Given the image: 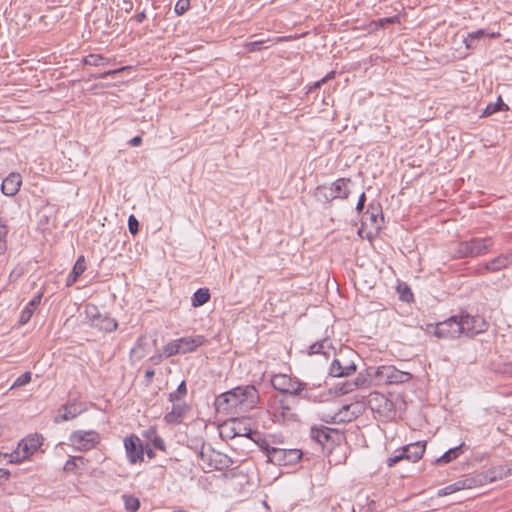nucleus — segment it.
<instances>
[{
  "mask_svg": "<svg viewBox=\"0 0 512 512\" xmlns=\"http://www.w3.org/2000/svg\"><path fill=\"white\" fill-rule=\"evenodd\" d=\"M260 401L259 392L254 385L237 386L222 393L217 398L219 407L247 412L255 408Z\"/></svg>",
  "mask_w": 512,
  "mask_h": 512,
  "instance_id": "1",
  "label": "nucleus"
},
{
  "mask_svg": "<svg viewBox=\"0 0 512 512\" xmlns=\"http://www.w3.org/2000/svg\"><path fill=\"white\" fill-rule=\"evenodd\" d=\"M494 246V239L491 236L471 237L458 241L451 251L453 259L476 258L486 255Z\"/></svg>",
  "mask_w": 512,
  "mask_h": 512,
  "instance_id": "2",
  "label": "nucleus"
},
{
  "mask_svg": "<svg viewBox=\"0 0 512 512\" xmlns=\"http://www.w3.org/2000/svg\"><path fill=\"white\" fill-rule=\"evenodd\" d=\"M350 178H338L331 184H322L316 187L314 197L318 202L328 204L336 199L345 200L349 197L351 190Z\"/></svg>",
  "mask_w": 512,
  "mask_h": 512,
  "instance_id": "3",
  "label": "nucleus"
},
{
  "mask_svg": "<svg viewBox=\"0 0 512 512\" xmlns=\"http://www.w3.org/2000/svg\"><path fill=\"white\" fill-rule=\"evenodd\" d=\"M426 442L418 441L415 443H411L403 446L402 448L396 450L394 455L390 456L386 460V464L388 467H393L395 464L402 460H408L411 462H417L420 460L425 452Z\"/></svg>",
  "mask_w": 512,
  "mask_h": 512,
  "instance_id": "4",
  "label": "nucleus"
},
{
  "mask_svg": "<svg viewBox=\"0 0 512 512\" xmlns=\"http://www.w3.org/2000/svg\"><path fill=\"white\" fill-rule=\"evenodd\" d=\"M68 440L69 444L76 450L87 452L100 443L101 436L95 430H76L69 435Z\"/></svg>",
  "mask_w": 512,
  "mask_h": 512,
  "instance_id": "5",
  "label": "nucleus"
},
{
  "mask_svg": "<svg viewBox=\"0 0 512 512\" xmlns=\"http://www.w3.org/2000/svg\"><path fill=\"white\" fill-rule=\"evenodd\" d=\"M374 376L379 384H402L412 378L409 372L401 371L393 365H383L376 368Z\"/></svg>",
  "mask_w": 512,
  "mask_h": 512,
  "instance_id": "6",
  "label": "nucleus"
},
{
  "mask_svg": "<svg viewBox=\"0 0 512 512\" xmlns=\"http://www.w3.org/2000/svg\"><path fill=\"white\" fill-rule=\"evenodd\" d=\"M460 333L467 337H473L477 334L485 332L488 328L486 320L480 315H470L465 312H461L458 315Z\"/></svg>",
  "mask_w": 512,
  "mask_h": 512,
  "instance_id": "7",
  "label": "nucleus"
},
{
  "mask_svg": "<svg viewBox=\"0 0 512 512\" xmlns=\"http://www.w3.org/2000/svg\"><path fill=\"white\" fill-rule=\"evenodd\" d=\"M271 385L275 390L282 394H290L294 396L300 395L304 388V382L286 374L274 375L271 379Z\"/></svg>",
  "mask_w": 512,
  "mask_h": 512,
  "instance_id": "8",
  "label": "nucleus"
},
{
  "mask_svg": "<svg viewBox=\"0 0 512 512\" xmlns=\"http://www.w3.org/2000/svg\"><path fill=\"white\" fill-rule=\"evenodd\" d=\"M302 451L299 449L273 448L270 453V462L278 466H292L302 458Z\"/></svg>",
  "mask_w": 512,
  "mask_h": 512,
  "instance_id": "9",
  "label": "nucleus"
},
{
  "mask_svg": "<svg viewBox=\"0 0 512 512\" xmlns=\"http://www.w3.org/2000/svg\"><path fill=\"white\" fill-rule=\"evenodd\" d=\"M361 413L359 404H345L338 409L333 415H328L323 418L327 423L339 424L349 423L355 420Z\"/></svg>",
  "mask_w": 512,
  "mask_h": 512,
  "instance_id": "10",
  "label": "nucleus"
},
{
  "mask_svg": "<svg viewBox=\"0 0 512 512\" xmlns=\"http://www.w3.org/2000/svg\"><path fill=\"white\" fill-rule=\"evenodd\" d=\"M434 335L440 339H454L461 336L458 315L438 322L434 328Z\"/></svg>",
  "mask_w": 512,
  "mask_h": 512,
  "instance_id": "11",
  "label": "nucleus"
},
{
  "mask_svg": "<svg viewBox=\"0 0 512 512\" xmlns=\"http://www.w3.org/2000/svg\"><path fill=\"white\" fill-rule=\"evenodd\" d=\"M43 437L35 434L22 439L13 452H18L19 462L33 455L42 445Z\"/></svg>",
  "mask_w": 512,
  "mask_h": 512,
  "instance_id": "12",
  "label": "nucleus"
},
{
  "mask_svg": "<svg viewBox=\"0 0 512 512\" xmlns=\"http://www.w3.org/2000/svg\"><path fill=\"white\" fill-rule=\"evenodd\" d=\"M124 447L127 459L130 464L142 462L144 459V448L140 438L136 435H130L124 439Z\"/></svg>",
  "mask_w": 512,
  "mask_h": 512,
  "instance_id": "13",
  "label": "nucleus"
},
{
  "mask_svg": "<svg viewBox=\"0 0 512 512\" xmlns=\"http://www.w3.org/2000/svg\"><path fill=\"white\" fill-rule=\"evenodd\" d=\"M198 456L209 469L222 470L232 464L230 457L214 450H211L209 454L201 450Z\"/></svg>",
  "mask_w": 512,
  "mask_h": 512,
  "instance_id": "14",
  "label": "nucleus"
},
{
  "mask_svg": "<svg viewBox=\"0 0 512 512\" xmlns=\"http://www.w3.org/2000/svg\"><path fill=\"white\" fill-rule=\"evenodd\" d=\"M311 438L322 446L328 443H335L336 440L340 439V433L336 429H332L326 426L312 427Z\"/></svg>",
  "mask_w": 512,
  "mask_h": 512,
  "instance_id": "15",
  "label": "nucleus"
},
{
  "mask_svg": "<svg viewBox=\"0 0 512 512\" xmlns=\"http://www.w3.org/2000/svg\"><path fill=\"white\" fill-rule=\"evenodd\" d=\"M189 410L190 407L185 401L172 403L171 411L165 414L164 421L167 424L179 425Z\"/></svg>",
  "mask_w": 512,
  "mask_h": 512,
  "instance_id": "16",
  "label": "nucleus"
},
{
  "mask_svg": "<svg viewBox=\"0 0 512 512\" xmlns=\"http://www.w3.org/2000/svg\"><path fill=\"white\" fill-rule=\"evenodd\" d=\"M510 265H512V254H500L485 263L484 266L478 270V273L484 274L485 272H498Z\"/></svg>",
  "mask_w": 512,
  "mask_h": 512,
  "instance_id": "17",
  "label": "nucleus"
},
{
  "mask_svg": "<svg viewBox=\"0 0 512 512\" xmlns=\"http://www.w3.org/2000/svg\"><path fill=\"white\" fill-rule=\"evenodd\" d=\"M383 214L380 205L370 204L362 215V222L378 230L383 223Z\"/></svg>",
  "mask_w": 512,
  "mask_h": 512,
  "instance_id": "18",
  "label": "nucleus"
},
{
  "mask_svg": "<svg viewBox=\"0 0 512 512\" xmlns=\"http://www.w3.org/2000/svg\"><path fill=\"white\" fill-rule=\"evenodd\" d=\"M22 185V177L19 173H10L1 184V191L6 196H14Z\"/></svg>",
  "mask_w": 512,
  "mask_h": 512,
  "instance_id": "19",
  "label": "nucleus"
},
{
  "mask_svg": "<svg viewBox=\"0 0 512 512\" xmlns=\"http://www.w3.org/2000/svg\"><path fill=\"white\" fill-rule=\"evenodd\" d=\"M203 335L187 336L177 339L179 344V354H186L195 351L205 343Z\"/></svg>",
  "mask_w": 512,
  "mask_h": 512,
  "instance_id": "20",
  "label": "nucleus"
},
{
  "mask_svg": "<svg viewBox=\"0 0 512 512\" xmlns=\"http://www.w3.org/2000/svg\"><path fill=\"white\" fill-rule=\"evenodd\" d=\"M273 416L276 422L285 423L296 419V414L285 400H280L274 407Z\"/></svg>",
  "mask_w": 512,
  "mask_h": 512,
  "instance_id": "21",
  "label": "nucleus"
},
{
  "mask_svg": "<svg viewBox=\"0 0 512 512\" xmlns=\"http://www.w3.org/2000/svg\"><path fill=\"white\" fill-rule=\"evenodd\" d=\"M356 372L354 363L343 364L339 359H334L330 365L329 375L332 377H347Z\"/></svg>",
  "mask_w": 512,
  "mask_h": 512,
  "instance_id": "22",
  "label": "nucleus"
},
{
  "mask_svg": "<svg viewBox=\"0 0 512 512\" xmlns=\"http://www.w3.org/2000/svg\"><path fill=\"white\" fill-rule=\"evenodd\" d=\"M61 409L63 410V413L57 415L54 418L55 423H60L68 420H72L76 418L79 414L82 413L83 409L81 408V405L78 404L76 401L68 402L64 404Z\"/></svg>",
  "mask_w": 512,
  "mask_h": 512,
  "instance_id": "23",
  "label": "nucleus"
},
{
  "mask_svg": "<svg viewBox=\"0 0 512 512\" xmlns=\"http://www.w3.org/2000/svg\"><path fill=\"white\" fill-rule=\"evenodd\" d=\"M42 297H43V293L39 292L22 309V311L20 313V316H19V323L21 325H25V324H27L30 321V319H31L32 315L34 314L36 308L41 303Z\"/></svg>",
  "mask_w": 512,
  "mask_h": 512,
  "instance_id": "24",
  "label": "nucleus"
},
{
  "mask_svg": "<svg viewBox=\"0 0 512 512\" xmlns=\"http://www.w3.org/2000/svg\"><path fill=\"white\" fill-rule=\"evenodd\" d=\"M85 269H86L85 258L83 255H81L76 260V262L72 268V271L70 272V274L68 275V277L66 279V286L67 287L72 286L78 280L79 276L81 274H83Z\"/></svg>",
  "mask_w": 512,
  "mask_h": 512,
  "instance_id": "25",
  "label": "nucleus"
},
{
  "mask_svg": "<svg viewBox=\"0 0 512 512\" xmlns=\"http://www.w3.org/2000/svg\"><path fill=\"white\" fill-rule=\"evenodd\" d=\"M486 36L489 38H498V37H500V33L499 32H488L485 29H479L477 31H473V32L469 33L467 38H465V40H464L466 47L473 48L475 46L476 40H479Z\"/></svg>",
  "mask_w": 512,
  "mask_h": 512,
  "instance_id": "26",
  "label": "nucleus"
},
{
  "mask_svg": "<svg viewBox=\"0 0 512 512\" xmlns=\"http://www.w3.org/2000/svg\"><path fill=\"white\" fill-rule=\"evenodd\" d=\"M330 350H334V348L332 347V344H331V341L327 338L321 340V341H317L313 344H311L309 346V355H314V354H323L325 356H329L330 353L329 351Z\"/></svg>",
  "mask_w": 512,
  "mask_h": 512,
  "instance_id": "27",
  "label": "nucleus"
},
{
  "mask_svg": "<svg viewBox=\"0 0 512 512\" xmlns=\"http://www.w3.org/2000/svg\"><path fill=\"white\" fill-rule=\"evenodd\" d=\"M465 447V443H461L460 445L447 450L441 457L437 458L436 464H447L451 461L455 460L460 456L463 452V448Z\"/></svg>",
  "mask_w": 512,
  "mask_h": 512,
  "instance_id": "28",
  "label": "nucleus"
},
{
  "mask_svg": "<svg viewBox=\"0 0 512 512\" xmlns=\"http://www.w3.org/2000/svg\"><path fill=\"white\" fill-rule=\"evenodd\" d=\"M99 318L93 327L104 332H112L117 329L118 323L114 318L108 315H101Z\"/></svg>",
  "mask_w": 512,
  "mask_h": 512,
  "instance_id": "29",
  "label": "nucleus"
},
{
  "mask_svg": "<svg viewBox=\"0 0 512 512\" xmlns=\"http://www.w3.org/2000/svg\"><path fill=\"white\" fill-rule=\"evenodd\" d=\"M509 107L502 100V97L499 96L495 103H489L486 108L483 110L481 117H488L493 115L498 111H508Z\"/></svg>",
  "mask_w": 512,
  "mask_h": 512,
  "instance_id": "30",
  "label": "nucleus"
},
{
  "mask_svg": "<svg viewBox=\"0 0 512 512\" xmlns=\"http://www.w3.org/2000/svg\"><path fill=\"white\" fill-rule=\"evenodd\" d=\"M232 430L234 436H245L252 441L255 439V437H257V440H260V432L253 430L250 427L243 426L241 423H238L237 426H234Z\"/></svg>",
  "mask_w": 512,
  "mask_h": 512,
  "instance_id": "31",
  "label": "nucleus"
},
{
  "mask_svg": "<svg viewBox=\"0 0 512 512\" xmlns=\"http://www.w3.org/2000/svg\"><path fill=\"white\" fill-rule=\"evenodd\" d=\"M210 292L208 288L197 289L192 296V306L200 307L210 300Z\"/></svg>",
  "mask_w": 512,
  "mask_h": 512,
  "instance_id": "32",
  "label": "nucleus"
},
{
  "mask_svg": "<svg viewBox=\"0 0 512 512\" xmlns=\"http://www.w3.org/2000/svg\"><path fill=\"white\" fill-rule=\"evenodd\" d=\"M83 63L89 66H104L110 63V59L100 54H89L83 58Z\"/></svg>",
  "mask_w": 512,
  "mask_h": 512,
  "instance_id": "33",
  "label": "nucleus"
},
{
  "mask_svg": "<svg viewBox=\"0 0 512 512\" xmlns=\"http://www.w3.org/2000/svg\"><path fill=\"white\" fill-rule=\"evenodd\" d=\"M459 480L461 481L462 489H472L484 484L487 480V476L478 475L476 477H466Z\"/></svg>",
  "mask_w": 512,
  "mask_h": 512,
  "instance_id": "34",
  "label": "nucleus"
},
{
  "mask_svg": "<svg viewBox=\"0 0 512 512\" xmlns=\"http://www.w3.org/2000/svg\"><path fill=\"white\" fill-rule=\"evenodd\" d=\"M145 345V338L143 336H140L137 339L135 346L131 349V356L136 358L137 360L144 358L146 355Z\"/></svg>",
  "mask_w": 512,
  "mask_h": 512,
  "instance_id": "35",
  "label": "nucleus"
},
{
  "mask_svg": "<svg viewBox=\"0 0 512 512\" xmlns=\"http://www.w3.org/2000/svg\"><path fill=\"white\" fill-rule=\"evenodd\" d=\"M507 464L498 465L490 469L489 471V481H496L499 479H503L508 476V472L506 471Z\"/></svg>",
  "mask_w": 512,
  "mask_h": 512,
  "instance_id": "36",
  "label": "nucleus"
},
{
  "mask_svg": "<svg viewBox=\"0 0 512 512\" xmlns=\"http://www.w3.org/2000/svg\"><path fill=\"white\" fill-rule=\"evenodd\" d=\"M85 315L89 319L91 326H94L102 314L96 305L89 303L85 306Z\"/></svg>",
  "mask_w": 512,
  "mask_h": 512,
  "instance_id": "37",
  "label": "nucleus"
},
{
  "mask_svg": "<svg viewBox=\"0 0 512 512\" xmlns=\"http://www.w3.org/2000/svg\"><path fill=\"white\" fill-rule=\"evenodd\" d=\"M147 438L150 439L152 445L154 448L156 449H159L161 451H165L166 450V446H165V443H164V440L157 434L156 430L155 429H150L147 434H146Z\"/></svg>",
  "mask_w": 512,
  "mask_h": 512,
  "instance_id": "38",
  "label": "nucleus"
},
{
  "mask_svg": "<svg viewBox=\"0 0 512 512\" xmlns=\"http://www.w3.org/2000/svg\"><path fill=\"white\" fill-rule=\"evenodd\" d=\"M125 509L129 512H136L140 508V501L132 495H123Z\"/></svg>",
  "mask_w": 512,
  "mask_h": 512,
  "instance_id": "39",
  "label": "nucleus"
},
{
  "mask_svg": "<svg viewBox=\"0 0 512 512\" xmlns=\"http://www.w3.org/2000/svg\"><path fill=\"white\" fill-rule=\"evenodd\" d=\"M9 227L5 222L0 223V255H3L7 251V235Z\"/></svg>",
  "mask_w": 512,
  "mask_h": 512,
  "instance_id": "40",
  "label": "nucleus"
},
{
  "mask_svg": "<svg viewBox=\"0 0 512 512\" xmlns=\"http://www.w3.org/2000/svg\"><path fill=\"white\" fill-rule=\"evenodd\" d=\"M303 399L311 400V401H318V395L315 394V388L309 386L308 383L304 382V388L302 389V393L299 395Z\"/></svg>",
  "mask_w": 512,
  "mask_h": 512,
  "instance_id": "41",
  "label": "nucleus"
},
{
  "mask_svg": "<svg viewBox=\"0 0 512 512\" xmlns=\"http://www.w3.org/2000/svg\"><path fill=\"white\" fill-rule=\"evenodd\" d=\"M31 379H32V373L27 371L23 374H21L19 377L16 378V380L14 381V383L12 384V386L10 387V390L16 388V387H21V386H24L28 383L31 382Z\"/></svg>",
  "mask_w": 512,
  "mask_h": 512,
  "instance_id": "42",
  "label": "nucleus"
},
{
  "mask_svg": "<svg viewBox=\"0 0 512 512\" xmlns=\"http://www.w3.org/2000/svg\"><path fill=\"white\" fill-rule=\"evenodd\" d=\"M163 352L166 357H171V356L179 354V344L177 342V339L167 343L163 347Z\"/></svg>",
  "mask_w": 512,
  "mask_h": 512,
  "instance_id": "43",
  "label": "nucleus"
},
{
  "mask_svg": "<svg viewBox=\"0 0 512 512\" xmlns=\"http://www.w3.org/2000/svg\"><path fill=\"white\" fill-rule=\"evenodd\" d=\"M256 444H258L259 448L265 453L270 462V453L274 447H271L266 439L262 437L260 434V440H257V437L253 440Z\"/></svg>",
  "mask_w": 512,
  "mask_h": 512,
  "instance_id": "44",
  "label": "nucleus"
},
{
  "mask_svg": "<svg viewBox=\"0 0 512 512\" xmlns=\"http://www.w3.org/2000/svg\"><path fill=\"white\" fill-rule=\"evenodd\" d=\"M190 8V0H178L174 7L176 15L181 16L185 14Z\"/></svg>",
  "mask_w": 512,
  "mask_h": 512,
  "instance_id": "45",
  "label": "nucleus"
},
{
  "mask_svg": "<svg viewBox=\"0 0 512 512\" xmlns=\"http://www.w3.org/2000/svg\"><path fill=\"white\" fill-rule=\"evenodd\" d=\"M460 490H463L461 481L457 480L453 484H450V485L444 487L443 489H441L439 491V495H449V494H452V493L460 491Z\"/></svg>",
  "mask_w": 512,
  "mask_h": 512,
  "instance_id": "46",
  "label": "nucleus"
},
{
  "mask_svg": "<svg viewBox=\"0 0 512 512\" xmlns=\"http://www.w3.org/2000/svg\"><path fill=\"white\" fill-rule=\"evenodd\" d=\"M17 454L18 452L0 453V465L18 463L19 458H17Z\"/></svg>",
  "mask_w": 512,
  "mask_h": 512,
  "instance_id": "47",
  "label": "nucleus"
},
{
  "mask_svg": "<svg viewBox=\"0 0 512 512\" xmlns=\"http://www.w3.org/2000/svg\"><path fill=\"white\" fill-rule=\"evenodd\" d=\"M369 375L359 373L354 380V383L357 388H368L370 386V378Z\"/></svg>",
  "mask_w": 512,
  "mask_h": 512,
  "instance_id": "48",
  "label": "nucleus"
},
{
  "mask_svg": "<svg viewBox=\"0 0 512 512\" xmlns=\"http://www.w3.org/2000/svg\"><path fill=\"white\" fill-rule=\"evenodd\" d=\"M398 291L400 293V299L405 302H410L413 300V293L411 289L405 285L404 288H401V285L398 287Z\"/></svg>",
  "mask_w": 512,
  "mask_h": 512,
  "instance_id": "49",
  "label": "nucleus"
},
{
  "mask_svg": "<svg viewBox=\"0 0 512 512\" xmlns=\"http://www.w3.org/2000/svg\"><path fill=\"white\" fill-rule=\"evenodd\" d=\"M128 229L132 235H136L139 232V221L134 215H130L128 218Z\"/></svg>",
  "mask_w": 512,
  "mask_h": 512,
  "instance_id": "50",
  "label": "nucleus"
},
{
  "mask_svg": "<svg viewBox=\"0 0 512 512\" xmlns=\"http://www.w3.org/2000/svg\"><path fill=\"white\" fill-rule=\"evenodd\" d=\"M126 69H127V67H121V68L114 69V70H108V71H105V72L100 73L98 75H94L93 77L95 79H106L108 76L116 75L118 73H121V72L125 71Z\"/></svg>",
  "mask_w": 512,
  "mask_h": 512,
  "instance_id": "51",
  "label": "nucleus"
},
{
  "mask_svg": "<svg viewBox=\"0 0 512 512\" xmlns=\"http://www.w3.org/2000/svg\"><path fill=\"white\" fill-rule=\"evenodd\" d=\"M356 389H357V387H356L354 381H346L341 384L339 391L341 392V394H348Z\"/></svg>",
  "mask_w": 512,
  "mask_h": 512,
  "instance_id": "52",
  "label": "nucleus"
},
{
  "mask_svg": "<svg viewBox=\"0 0 512 512\" xmlns=\"http://www.w3.org/2000/svg\"><path fill=\"white\" fill-rule=\"evenodd\" d=\"M264 42H265L264 40H257V41L249 42L245 45V47L249 52L260 51L263 49Z\"/></svg>",
  "mask_w": 512,
  "mask_h": 512,
  "instance_id": "53",
  "label": "nucleus"
},
{
  "mask_svg": "<svg viewBox=\"0 0 512 512\" xmlns=\"http://www.w3.org/2000/svg\"><path fill=\"white\" fill-rule=\"evenodd\" d=\"M398 22H399L398 16H392V17L380 18L378 20V25L381 27H384L386 24H394V23H398Z\"/></svg>",
  "mask_w": 512,
  "mask_h": 512,
  "instance_id": "54",
  "label": "nucleus"
},
{
  "mask_svg": "<svg viewBox=\"0 0 512 512\" xmlns=\"http://www.w3.org/2000/svg\"><path fill=\"white\" fill-rule=\"evenodd\" d=\"M365 201H366V195L364 192L361 193L359 196V200L356 205V210L358 213H363L364 207H365Z\"/></svg>",
  "mask_w": 512,
  "mask_h": 512,
  "instance_id": "55",
  "label": "nucleus"
},
{
  "mask_svg": "<svg viewBox=\"0 0 512 512\" xmlns=\"http://www.w3.org/2000/svg\"><path fill=\"white\" fill-rule=\"evenodd\" d=\"M176 394L180 395V396H183L184 398L186 397L187 395V386H186V382L183 380L177 387V389L175 390Z\"/></svg>",
  "mask_w": 512,
  "mask_h": 512,
  "instance_id": "56",
  "label": "nucleus"
},
{
  "mask_svg": "<svg viewBox=\"0 0 512 512\" xmlns=\"http://www.w3.org/2000/svg\"><path fill=\"white\" fill-rule=\"evenodd\" d=\"M184 399L185 398L183 396H180V395L176 394L175 391L169 393V395H168V400L171 403L182 402V401H185Z\"/></svg>",
  "mask_w": 512,
  "mask_h": 512,
  "instance_id": "57",
  "label": "nucleus"
},
{
  "mask_svg": "<svg viewBox=\"0 0 512 512\" xmlns=\"http://www.w3.org/2000/svg\"><path fill=\"white\" fill-rule=\"evenodd\" d=\"M75 460L76 458L73 457V458H70L66 461L65 465H64V470L66 471H72L75 469L76 467V463H75Z\"/></svg>",
  "mask_w": 512,
  "mask_h": 512,
  "instance_id": "58",
  "label": "nucleus"
},
{
  "mask_svg": "<svg viewBox=\"0 0 512 512\" xmlns=\"http://www.w3.org/2000/svg\"><path fill=\"white\" fill-rule=\"evenodd\" d=\"M128 144L133 147L140 146L142 144V137L135 136L128 141Z\"/></svg>",
  "mask_w": 512,
  "mask_h": 512,
  "instance_id": "59",
  "label": "nucleus"
},
{
  "mask_svg": "<svg viewBox=\"0 0 512 512\" xmlns=\"http://www.w3.org/2000/svg\"><path fill=\"white\" fill-rule=\"evenodd\" d=\"M137 23H142L145 19H146V13L145 11H142L140 13H138L136 16H134L133 18Z\"/></svg>",
  "mask_w": 512,
  "mask_h": 512,
  "instance_id": "60",
  "label": "nucleus"
},
{
  "mask_svg": "<svg viewBox=\"0 0 512 512\" xmlns=\"http://www.w3.org/2000/svg\"><path fill=\"white\" fill-rule=\"evenodd\" d=\"M154 375H155V372L153 369L146 370V372H145L146 381L150 383L152 381Z\"/></svg>",
  "mask_w": 512,
  "mask_h": 512,
  "instance_id": "61",
  "label": "nucleus"
},
{
  "mask_svg": "<svg viewBox=\"0 0 512 512\" xmlns=\"http://www.w3.org/2000/svg\"><path fill=\"white\" fill-rule=\"evenodd\" d=\"M10 476V472L6 469L0 468V480L1 479H8Z\"/></svg>",
  "mask_w": 512,
  "mask_h": 512,
  "instance_id": "62",
  "label": "nucleus"
},
{
  "mask_svg": "<svg viewBox=\"0 0 512 512\" xmlns=\"http://www.w3.org/2000/svg\"><path fill=\"white\" fill-rule=\"evenodd\" d=\"M325 83V79H320L319 81L315 82L312 87H310L309 91L312 89L320 88Z\"/></svg>",
  "mask_w": 512,
  "mask_h": 512,
  "instance_id": "63",
  "label": "nucleus"
},
{
  "mask_svg": "<svg viewBox=\"0 0 512 512\" xmlns=\"http://www.w3.org/2000/svg\"><path fill=\"white\" fill-rule=\"evenodd\" d=\"M20 276V273H16V271H12L9 275V279L12 281V280H16L17 277Z\"/></svg>",
  "mask_w": 512,
  "mask_h": 512,
  "instance_id": "64",
  "label": "nucleus"
}]
</instances>
